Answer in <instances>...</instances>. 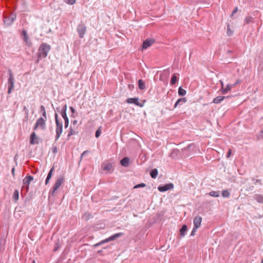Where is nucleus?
<instances>
[{"label": "nucleus", "instance_id": "1", "mask_svg": "<svg viewBox=\"0 0 263 263\" xmlns=\"http://www.w3.org/2000/svg\"><path fill=\"white\" fill-rule=\"evenodd\" d=\"M50 48V46L48 44L45 43L41 44L38 50L37 57L39 58H46Z\"/></svg>", "mask_w": 263, "mask_h": 263}, {"label": "nucleus", "instance_id": "2", "mask_svg": "<svg viewBox=\"0 0 263 263\" xmlns=\"http://www.w3.org/2000/svg\"><path fill=\"white\" fill-rule=\"evenodd\" d=\"M8 72H9V78L8 80V83L9 85V87H8V93L9 94H10V93H11L12 90L14 88V78H13V74H12L11 70L9 69L8 70Z\"/></svg>", "mask_w": 263, "mask_h": 263}, {"label": "nucleus", "instance_id": "3", "mask_svg": "<svg viewBox=\"0 0 263 263\" xmlns=\"http://www.w3.org/2000/svg\"><path fill=\"white\" fill-rule=\"evenodd\" d=\"M62 132H63L62 123L60 122L59 120H57L56 129H55L56 135L55 137V140L56 141L59 139Z\"/></svg>", "mask_w": 263, "mask_h": 263}, {"label": "nucleus", "instance_id": "4", "mask_svg": "<svg viewBox=\"0 0 263 263\" xmlns=\"http://www.w3.org/2000/svg\"><path fill=\"white\" fill-rule=\"evenodd\" d=\"M46 119L43 118L42 117L39 118L36 121L34 129L35 130L38 127H40L43 129H45V127H46L45 120H46Z\"/></svg>", "mask_w": 263, "mask_h": 263}, {"label": "nucleus", "instance_id": "5", "mask_svg": "<svg viewBox=\"0 0 263 263\" xmlns=\"http://www.w3.org/2000/svg\"><path fill=\"white\" fill-rule=\"evenodd\" d=\"M77 31L80 37L83 38L86 31V27L83 23L79 24L77 27Z\"/></svg>", "mask_w": 263, "mask_h": 263}, {"label": "nucleus", "instance_id": "6", "mask_svg": "<svg viewBox=\"0 0 263 263\" xmlns=\"http://www.w3.org/2000/svg\"><path fill=\"white\" fill-rule=\"evenodd\" d=\"M122 235H123V233H116V234L111 236L110 237H108V238H106V239L100 241V245L103 244L104 243L110 241L114 240L116 239H117V238L121 236Z\"/></svg>", "mask_w": 263, "mask_h": 263}, {"label": "nucleus", "instance_id": "7", "mask_svg": "<svg viewBox=\"0 0 263 263\" xmlns=\"http://www.w3.org/2000/svg\"><path fill=\"white\" fill-rule=\"evenodd\" d=\"M16 19V15L14 14H11L8 17H6L4 19V24L6 26H10Z\"/></svg>", "mask_w": 263, "mask_h": 263}, {"label": "nucleus", "instance_id": "8", "mask_svg": "<svg viewBox=\"0 0 263 263\" xmlns=\"http://www.w3.org/2000/svg\"><path fill=\"white\" fill-rule=\"evenodd\" d=\"M126 102L129 104H134L139 107H143L144 105L143 103L139 102V99L138 98H128L126 100Z\"/></svg>", "mask_w": 263, "mask_h": 263}, {"label": "nucleus", "instance_id": "9", "mask_svg": "<svg viewBox=\"0 0 263 263\" xmlns=\"http://www.w3.org/2000/svg\"><path fill=\"white\" fill-rule=\"evenodd\" d=\"M173 188L174 184L172 183H170L168 184H166L163 186H158V189L160 192H163L173 189Z\"/></svg>", "mask_w": 263, "mask_h": 263}, {"label": "nucleus", "instance_id": "10", "mask_svg": "<svg viewBox=\"0 0 263 263\" xmlns=\"http://www.w3.org/2000/svg\"><path fill=\"white\" fill-rule=\"evenodd\" d=\"M63 181V177L59 178L56 180L55 183H54L53 187L52 194H53L55 191H56L60 187Z\"/></svg>", "mask_w": 263, "mask_h": 263}, {"label": "nucleus", "instance_id": "11", "mask_svg": "<svg viewBox=\"0 0 263 263\" xmlns=\"http://www.w3.org/2000/svg\"><path fill=\"white\" fill-rule=\"evenodd\" d=\"M155 42V40L153 39H147L145 40L142 45V49H146L147 48L151 46Z\"/></svg>", "mask_w": 263, "mask_h": 263}, {"label": "nucleus", "instance_id": "12", "mask_svg": "<svg viewBox=\"0 0 263 263\" xmlns=\"http://www.w3.org/2000/svg\"><path fill=\"white\" fill-rule=\"evenodd\" d=\"M235 86V84H228L226 87L221 88L220 91L222 94H226Z\"/></svg>", "mask_w": 263, "mask_h": 263}, {"label": "nucleus", "instance_id": "13", "mask_svg": "<svg viewBox=\"0 0 263 263\" xmlns=\"http://www.w3.org/2000/svg\"><path fill=\"white\" fill-rule=\"evenodd\" d=\"M102 168L104 171L107 172H111L113 170V165L111 163H105L102 165Z\"/></svg>", "mask_w": 263, "mask_h": 263}, {"label": "nucleus", "instance_id": "14", "mask_svg": "<svg viewBox=\"0 0 263 263\" xmlns=\"http://www.w3.org/2000/svg\"><path fill=\"white\" fill-rule=\"evenodd\" d=\"M202 217L200 216H197L194 219V227L199 228L201 226Z\"/></svg>", "mask_w": 263, "mask_h": 263}, {"label": "nucleus", "instance_id": "15", "mask_svg": "<svg viewBox=\"0 0 263 263\" xmlns=\"http://www.w3.org/2000/svg\"><path fill=\"white\" fill-rule=\"evenodd\" d=\"M22 33H23V39H24V41L26 42V44L28 45V46H30L31 45V42L30 41H29V37L27 34V31L25 30H23V31H22Z\"/></svg>", "mask_w": 263, "mask_h": 263}, {"label": "nucleus", "instance_id": "16", "mask_svg": "<svg viewBox=\"0 0 263 263\" xmlns=\"http://www.w3.org/2000/svg\"><path fill=\"white\" fill-rule=\"evenodd\" d=\"M30 143L32 145L38 143L37 137L34 132H33L30 136Z\"/></svg>", "mask_w": 263, "mask_h": 263}, {"label": "nucleus", "instance_id": "17", "mask_svg": "<svg viewBox=\"0 0 263 263\" xmlns=\"http://www.w3.org/2000/svg\"><path fill=\"white\" fill-rule=\"evenodd\" d=\"M253 198L257 202L263 203V195L260 194H255L253 196Z\"/></svg>", "mask_w": 263, "mask_h": 263}, {"label": "nucleus", "instance_id": "18", "mask_svg": "<svg viewBox=\"0 0 263 263\" xmlns=\"http://www.w3.org/2000/svg\"><path fill=\"white\" fill-rule=\"evenodd\" d=\"M33 180V177L32 176H27L23 179V183L29 185L31 181Z\"/></svg>", "mask_w": 263, "mask_h": 263}, {"label": "nucleus", "instance_id": "19", "mask_svg": "<svg viewBox=\"0 0 263 263\" xmlns=\"http://www.w3.org/2000/svg\"><path fill=\"white\" fill-rule=\"evenodd\" d=\"M226 97L225 96H218L216 98H215L213 101V103L215 104H219ZM228 98V97H227Z\"/></svg>", "mask_w": 263, "mask_h": 263}, {"label": "nucleus", "instance_id": "20", "mask_svg": "<svg viewBox=\"0 0 263 263\" xmlns=\"http://www.w3.org/2000/svg\"><path fill=\"white\" fill-rule=\"evenodd\" d=\"M129 159L128 157H125L123 158L121 161V164L124 167H127L129 165Z\"/></svg>", "mask_w": 263, "mask_h": 263}, {"label": "nucleus", "instance_id": "21", "mask_svg": "<svg viewBox=\"0 0 263 263\" xmlns=\"http://www.w3.org/2000/svg\"><path fill=\"white\" fill-rule=\"evenodd\" d=\"M187 231V226L185 224L182 226L180 230V234L181 237H184L185 235V232Z\"/></svg>", "mask_w": 263, "mask_h": 263}, {"label": "nucleus", "instance_id": "22", "mask_svg": "<svg viewBox=\"0 0 263 263\" xmlns=\"http://www.w3.org/2000/svg\"><path fill=\"white\" fill-rule=\"evenodd\" d=\"M138 87L141 90H143L145 88V83L142 80H139L138 81Z\"/></svg>", "mask_w": 263, "mask_h": 263}, {"label": "nucleus", "instance_id": "23", "mask_svg": "<svg viewBox=\"0 0 263 263\" xmlns=\"http://www.w3.org/2000/svg\"><path fill=\"white\" fill-rule=\"evenodd\" d=\"M186 100L185 98H182L179 99L175 104L174 107H176L178 105H180L181 102L185 103L186 102Z\"/></svg>", "mask_w": 263, "mask_h": 263}, {"label": "nucleus", "instance_id": "24", "mask_svg": "<svg viewBox=\"0 0 263 263\" xmlns=\"http://www.w3.org/2000/svg\"><path fill=\"white\" fill-rule=\"evenodd\" d=\"M150 175L152 178H156L158 175V170L156 168L152 170L150 173Z\"/></svg>", "mask_w": 263, "mask_h": 263}, {"label": "nucleus", "instance_id": "25", "mask_svg": "<svg viewBox=\"0 0 263 263\" xmlns=\"http://www.w3.org/2000/svg\"><path fill=\"white\" fill-rule=\"evenodd\" d=\"M18 198H19L18 191L17 190H15L13 193V199L14 201H16L18 200Z\"/></svg>", "mask_w": 263, "mask_h": 263}, {"label": "nucleus", "instance_id": "26", "mask_svg": "<svg viewBox=\"0 0 263 263\" xmlns=\"http://www.w3.org/2000/svg\"><path fill=\"white\" fill-rule=\"evenodd\" d=\"M209 195L214 197H218L220 195L219 191H211L209 193Z\"/></svg>", "mask_w": 263, "mask_h": 263}, {"label": "nucleus", "instance_id": "27", "mask_svg": "<svg viewBox=\"0 0 263 263\" xmlns=\"http://www.w3.org/2000/svg\"><path fill=\"white\" fill-rule=\"evenodd\" d=\"M186 94V90L182 88L181 87L178 89V95L180 96H183Z\"/></svg>", "mask_w": 263, "mask_h": 263}, {"label": "nucleus", "instance_id": "28", "mask_svg": "<svg viewBox=\"0 0 263 263\" xmlns=\"http://www.w3.org/2000/svg\"><path fill=\"white\" fill-rule=\"evenodd\" d=\"M230 195V192L228 190H223L222 192V196L223 197H228Z\"/></svg>", "mask_w": 263, "mask_h": 263}, {"label": "nucleus", "instance_id": "29", "mask_svg": "<svg viewBox=\"0 0 263 263\" xmlns=\"http://www.w3.org/2000/svg\"><path fill=\"white\" fill-rule=\"evenodd\" d=\"M177 80V76L175 75V74H173L172 77V79H171V84L172 85H174L175 84L176 81Z\"/></svg>", "mask_w": 263, "mask_h": 263}, {"label": "nucleus", "instance_id": "30", "mask_svg": "<svg viewBox=\"0 0 263 263\" xmlns=\"http://www.w3.org/2000/svg\"><path fill=\"white\" fill-rule=\"evenodd\" d=\"M41 112L42 113V116L44 117L43 118L46 119L47 117H46L45 108L43 105H42L41 106Z\"/></svg>", "mask_w": 263, "mask_h": 263}, {"label": "nucleus", "instance_id": "31", "mask_svg": "<svg viewBox=\"0 0 263 263\" xmlns=\"http://www.w3.org/2000/svg\"><path fill=\"white\" fill-rule=\"evenodd\" d=\"M77 133L76 132H75L71 127H70L69 132L68 134L67 137H70L71 136H72L73 135L77 134Z\"/></svg>", "mask_w": 263, "mask_h": 263}, {"label": "nucleus", "instance_id": "32", "mask_svg": "<svg viewBox=\"0 0 263 263\" xmlns=\"http://www.w3.org/2000/svg\"><path fill=\"white\" fill-rule=\"evenodd\" d=\"M54 171V167H52L49 171L48 175H47V178L48 179H50L52 177V173H53V172Z\"/></svg>", "mask_w": 263, "mask_h": 263}, {"label": "nucleus", "instance_id": "33", "mask_svg": "<svg viewBox=\"0 0 263 263\" xmlns=\"http://www.w3.org/2000/svg\"><path fill=\"white\" fill-rule=\"evenodd\" d=\"M76 0H64V2L68 5H72L76 3Z\"/></svg>", "mask_w": 263, "mask_h": 263}, {"label": "nucleus", "instance_id": "34", "mask_svg": "<svg viewBox=\"0 0 263 263\" xmlns=\"http://www.w3.org/2000/svg\"><path fill=\"white\" fill-rule=\"evenodd\" d=\"M253 18L251 16L246 17L245 22L246 24H249L252 21Z\"/></svg>", "mask_w": 263, "mask_h": 263}, {"label": "nucleus", "instance_id": "35", "mask_svg": "<svg viewBox=\"0 0 263 263\" xmlns=\"http://www.w3.org/2000/svg\"><path fill=\"white\" fill-rule=\"evenodd\" d=\"M227 33L229 36L231 35L233 33V31L230 29V25H228L227 26Z\"/></svg>", "mask_w": 263, "mask_h": 263}, {"label": "nucleus", "instance_id": "36", "mask_svg": "<svg viewBox=\"0 0 263 263\" xmlns=\"http://www.w3.org/2000/svg\"><path fill=\"white\" fill-rule=\"evenodd\" d=\"M84 218L86 220H88L91 217V215L89 213H85L83 216Z\"/></svg>", "mask_w": 263, "mask_h": 263}, {"label": "nucleus", "instance_id": "37", "mask_svg": "<svg viewBox=\"0 0 263 263\" xmlns=\"http://www.w3.org/2000/svg\"><path fill=\"white\" fill-rule=\"evenodd\" d=\"M61 116H62L64 120L68 119V118L67 116L66 112H61Z\"/></svg>", "mask_w": 263, "mask_h": 263}, {"label": "nucleus", "instance_id": "38", "mask_svg": "<svg viewBox=\"0 0 263 263\" xmlns=\"http://www.w3.org/2000/svg\"><path fill=\"white\" fill-rule=\"evenodd\" d=\"M146 186V184L143 183H140V184H138L137 185H136L135 186H134V188L135 189H137V188H139V187H144Z\"/></svg>", "mask_w": 263, "mask_h": 263}, {"label": "nucleus", "instance_id": "39", "mask_svg": "<svg viewBox=\"0 0 263 263\" xmlns=\"http://www.w3.org/2000/svg\"><path fill=\"white\" fill-rule=\"evenodd\" d=\"M197 229H198V228L194 227V228L191 232V236H194L195 235V232H196Z\"/></svg>", "mask_w": 263, "mask_h": 263}, {"label": "nucleus", "instance_id": "40", "mask_svg": "<svg viewBox=\"0 0 263 263\" xmlns=\"http://www.w3.org/2000/svg\"><path fill=\"white\" fill-rule=\"evenodd\" d=\"M67 105L65 104L64 105L62 108V110H61V112H66L67 111Z\"/></svg>", "mask_w": 263, "mask_h": 263}, {"label": "nucleus", "instance_id": "41", "mask_svg": "<svg viewBox=\"0 0 263 263\" xmlns=\"http://www.w3.org/2000/svg\"><path fill=\"white\" fill-rule=\"evenodd\" d=\"M64 126H65V128H67L68 127V125H69V119H67V120H64Z\"/></svg>", "mask_w": 263, "mask_h": 263}, {"label": "nucleus", "instance_id": "42", "mask_svg": "<svg viewBox=\"0 0 263 263\" xmlns=\"http://www.w3.org/2000/svg\"><path fill=\"white\" fill-rule=\"evenodd\" d=\"M89 153V151H84L82 154H81V159L82 158V157L84 156H85L87 154Z\"/></svg>", "mask_w": 263, "mask_h": 263}, {"label": "nucleus", "instance_id": "43", "mask_svg": "<svg viewBox=\"0 0 263 263\" xmlns=\"http://www.w3.org/2000/svg\"><path fill=\"white\" fill-rule=\"evenodd\" d=\"M237 11H238V8L237 7H236L232 12V15H233L235 13H236L237 12Z\"/></svg>", "mask_w": 263, "mask_h": 263}, {"label": "nucleus", "instance_id": "44", "mask_svg": "<svg viewBox=\"0 0 263 263\" xmlns=\"http://www.w3.org/2000/svg\"><path fill=\"white\" fill-rule=\"evenodd\" d=\"M231 155V150L229 149V152L227 153V157L229 158Z\"/></svg>", "mask_w": 263, "mask_h": 263}, {"label": "nucleus", "instance_id": "45", "mask_svg": "<svg viewBox=\"0 0 263 263\" xmlns=\"http://www.w3.org/2000/svg\"><path fill=\"white\" fill-rule=\"evenodd\" d=\"M99 129H98L96 132V134H95V136L97 138H98L99 137Z\"/></svg>", "mask_w": 263, "mask_h": 263}, {"label": "nucleus", "instance_id": "46", "mask_svg": "<svg viewBox=\"0 0 263 263\" xmlns=\"http://www.w3.org/2000/svg\"><path fill=\"white\" fill-rule=\"evenodd\" d=\"M69 108H70L71 111L72 112V113H74L75 112V109L73 107H70Z\"/></svg>", "mask_w": 263, "mask_h": 263}, {"label": "nucleus", "instance_id": "47", "mask_svg": "<svg viewBox=\"0 0 263 263\" xmlns=\"http://www.w3.org/2000/svg\"><path fill=\"white\" fill-rule=\"evenodd\" d=\"M14 171H15V168L14 167L12 168V170H11V172H12V174L13 176H15V173H14Z\"/></svg>", "mask_w": 263, "mask_h": 263}, {"label": "nucleus", "instance_id": "48", "mask_svg": "<svg viewBox=\"0 0 263 263\" xmlns=\"http://www.w3.org/2000/svg\"><path fill=\"white\" fill-rule=\"evenodd\" d=\"M240 80L238 79L236 80V82L234 84H235V86L238 84H239L240 83Z\"/></svg>", "mask_w": 263, "mask_h": 263}, {"label": "nucleus", "instance_id": "49", "mask_svg": "<svg viewBox=\"0 0 263 263\" xmlns=\"http://www.w3.org/2000/svg\"><path fill=\"white\" fill-rule=\"evenodd\" d=\"M219 82H220V83L221 84V88H224V84H223V81H221V80H220Z\"/></svg>", "mask_w": 263, "mask_h": 263}, {"label": "nucleus", "instance_id": "50", "mask_svg": "<svg viewBox=\"0 0 263 263\" xmlns=\"http://www.w3.org/2000/svg\"><path fill=\"white\" fill-rule=\"evenodd\" d=\"M58 114H55V124H57V120H58Z\"/></svg>", "mask_w": 263, "mask_h": 263}, {"label": "nucleus", "instance_id": "51", "mask_svg": "<svg viewBox=\"0 0 263 263\" xmlns=\"http://www.w3.org/2000/svg\"><path fill=\"white\" fill-rule=\"evenodd\" d=\"M49 180H50V179H49V178L48 179L47 178H46V180H45V184H48V182H49Z\"/></svg>", "mask_w": 263, "mask_h": 263}, {"label": "nucleus", "instance_id": "52", "mask_svg": "<svg viewBox=\"0 0 263 263\" xmlns=\"http://www.w3.org/2000/svg\"><path fill=\"white\" fill-rule=\"evenodd\" d=\"M53 153H54L57 152V147H54L53 150Z\"/></svg>", "mask_w": 263, "mask_h": 263}, {"label": "nucleus", "instance_id": "53", "mask_svg": "<svg viewBox=\"0 0 263 263\" xmlns=\"http://www.w3.org/2000/svg\"><path fill=\"white\" fill-rule=\"evenodd\" d=\"M24 109H26V112L27 114V115L28 114V110L26 109V107H24Z\"/></svg>", "mask_w": 263, "mask_h": 263}, {"label": "nucleus", "instance_id": "54", "mask_svg": "<svg viewBox=\"0 0 263 263\" xmlns=\"http://www.w3.org/2000/svg\"><path fill=\"white\" fill-rule=\"evenodd\" d=\"M40 58H38V59H37V60H36V63H39V61H40Z\"/></svg>", "mask_w": 263, "mask_h": 263}, {"label": "nucleus", "instance_id": "55", "mask_svg": "<svg viewBox=\"0 0 263 263\" xmlns=\"http://www.w3.org/2000/svg\"><path fill=\"white\" fill-rule=\"evenodd\" d=\"M73 123L74 124H76L77 123V121L74 120V121H73Z\"/></svg>", "mask_w": 263, "mask_h": 263}, {"label": "nucleus", "instance_id": "56", "mask_svg": "<svg viewBox=\"0 0 263 263\" xmlns=\"http://www.w3.org/2000/svg\"><path fill=\"white\" fill-rule=\"evenodd\" d=\"M190 145H188V146H187V147H186L184 148V149H187V148H190Z\"/></svg>", "mask_w": 263, "mask_h": 263}, {"label": "nucleus", "instance_id": "57", "mask_svg": "<svg viewBox=\"0 0 263 263\" xmlns=\"http://www.w3.org/2000/svg\"><path fill=\"white\" fill-rule=\"evenodd\" d=\"M99 245V243H96V245H95V246H97Z\"/></svg>", "mask_w": 263, "mask_h": 263}, {"label": "nucleus", "instance_id": "58", "mask_svg": "<svg viewBox=\"0 0 263 263\" xmlns=\"http://www.w3.org/2000/svg\"><path fill=\"white\" fill-rule=\"evenodd\" d=\"M32 263H35V260H33L32 261Z\"/></svg>", "mask_w": 263, "mask_h": 263}, {"label": "nucleus", "instance_id": "59", "mask_svg": "<svg viewBox=\"0 0 263 263\" xmlns=\"http://www.w3.org/2000/svg\"><path fill=\"white\" fill-rule=\"evenodd\" d=\"M261 263H263V259L261 260Z\"/></svg>", "mask_w": 263, "mask_h": 263}]
</instances>
